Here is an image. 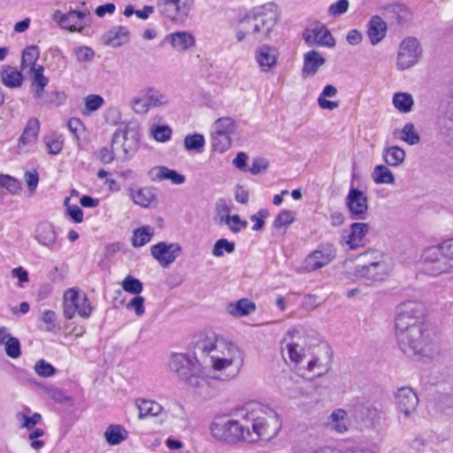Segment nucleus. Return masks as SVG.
<instances>
[{"label": "nucleus", "instance_id": "f257e3e1", "mask_svg": "<svg viewBox=\"0 0 453 453\" xmlns=\"http://www.w3.org/2000/svg\"><path fill=\"white\" fill-rule=\"evenodd\" d=\"M196 355L209 358L212 369L219 372V379L230 380L238 376L243 363V351L233 342L214 335L199 338L195 343Z\"/></svg>", "mask_w": 453, "mask_h": 453}, {"label": "nucleus", "instance_id": "f03ea898", "mask_svg": "<svg viewBox=\"0 0 453 453\" xmlns=\"http://www.w3.org/2000/svg\"><path fill=\"white\" fill-rule=\"evenodd\" d=\"M280 19L278 6L266 3L247 12L239 20L235 31L238 42L245 41L261 43L272 39Z\"/></svg>", "mask_w": 453, "mask_h": 453}, {"label": "nucleus", "instance_id": "7ed1b4c3", "mask_svg": "<svg viewBox=\"0 0 453 453\" xmlns=\"http://www.w3.org/2000/svg\"><path fill=\"white\" fill-rule=\"evenodd\" d=\"M236 416L247 426L246 442L270 440L280 430L281 423L275 411L260 403H248L236 411Z\"/></svg>", "mask_w": 453, "mask_h": 453}, {"label": "nucleus", "instance_id": "20e7f679", "mask_svg": "<svg viewBox=\"0 0 453 453\" xmlns=\"http://www.w3.org/2000/svg\"><path fill=\"white\" fill-rule=\"evenodd\" d=\"M395 336L400 350L408 357L430 359L438 353L434 334L426 324L395 327Z\"/></svg>", "mask_w": 453, "mask_h": 453}, {"label": "nucleus", "instance_id": "39448f33", "mask_svg": "<svg viewBox=\"0 0 453 453\" xmlns=\"http://www.w3.org/2000/svg\"><path fill=\"white\" fill-rule=\"evenodd\" d=\"M203 355H196V349L192 355L188 353H173L169 358V368L180 380L194 388H198L205 383V372L203 363Z\"/></svg>", "mask_w": 453, "mask_h": 453}, {"label": "nucleus", "instance_id": "423d86ee", "mask_svg": "<svg viewBox=\"0 0 453 453\" xmlns=\"http://www.w3.org/2000/svg\"><path fill=\"white\" fill-rule=\"evenodd\" d=\"M236 418L226 415L216 416L211 425V436L218 441L234 445L246 442V423L235 415Z\"/></svg>", "mask_w": 453, "mask_h": 453}, {"label": "nucleus", "instance_id": "0eeeda50", "mask_svg": "<svg viewBox=\"0 0 453 453\" xmlns=\"http://www.w3.org/2000/svg\"><path fill=\"white\" fill-rule=\"evenodd\" d=\"M171 104L170 96L155 87H146L130 101L136 114H147L152 108H165Z\"/></svg>", "mask_w": 453, "mask_h": 453}, {"label": "nucleus", "instance_id": "6e6552de", "mask_svg": "<svg viewBox=\"0 0 453 453\" xmlns=\"http://www.w3.org/2000/svg\"><path fill=\"white\" fill-rule=\"evenodd\" d=\"M62 309L63 315L66 319H72L75 315L82 319H88L93 311L88 296L76 288H71L65 291Z\"/></svg>", "mask_w": 453, "mask_h": 453}, {"label": "nucleus", "instance_id": "1a4fd4ad", "mask_svg": "<svg viewBox=\"0 0 453 453\" xmlns=\"http://www.w3.org/2000/svg\"><path fill=\"white\" fill-rule=\"evenodd\" d=\"M422 270L426 274L436 277L453 273L451 261L439 245L432 246L424 250L421 257Z\"/></svg>", "mask_w": 453, "mask_h": 453}, {"label": "nucleus", "instance_id": "9d476101", "mask_svg": "<svg viewBox=\"0 0 453 453\" xmlns=\"http://www.w3.org/2000/svg\"><path fill=\"white\" fill-rule=\"evenodd\" d=\"M422 58L420 41L414 36H407L399 43L395 66L399 71H405L418 65Z\"/></svg>", "mask_w": 453, "mask_h": 453}, {"label": "nucleus", "instance_id": "9b49d317", "mask_svg": "<svg viewBox=\"0 0 453 453\" xmlns=\"http://www.w3.org/2000/svg\"><path fill=\"white\" fill-rule=\"evenodd\" d=\"M424 305L416 301H405L396 307L395 327L425 325Z\"/></svg>", "mask_w": 453, "mask_h": 453}, {"label": "nucleus", "instance_id": "f8f14e48", "mask_svg": "<svg viewBox=\"0 0 453 453\" xmlns=\"http://www.w3.org/2000/svg\"><path fill=\"white\" fill-rule=\"evenodd\" d=\"M284 341L286 347L282 349L283 357H286L287 352L288 358L293 363L300 364L310 348L308 337L302 331L295 329L288 332V335Z\"/></svg>", "mask_w": 453, "mask_h": 453}, {"label": "nucleus", "instance_id": "ddd939ff", "mask_svg": "<svg viewBox=\"0 0 453 453\" xmlns=\"http://www.w3.org/2000/svg\"><path fill=\"white\" fill-rule=\"evenodd\" d=\"M195 0H157V7L169 20L182 23L191 12Z\"/></svg>", "mask_w": 453, "mask_h": 453}, {"label": "nucleus", "instance_id": "4468645a", "mask_svg": "<svg viewBox=\"0 0 453 453\" xmlns=\"http://www.w3.org/2000/svg\"><path fill=\"white\" fill-rule=\"evenodd\" d=\"M336 257V250L331 243H321L304 260L307 272L316 271L330 264Z\"/></svg>", "mask_w": 453, "mask_h": 453}, {"label": "nucleus", "instance_id": "2eb2a0df", "mask_svg": "<svg viewBox=\"0 0 453 453\" xmlns=\"http://www.w3.org/2000/svg\"><path fill=\"white\" fill-rule=\"evenodd\" d=\"M33 237L40 246L50 251H55L60 247L56 227L50 221L38 222L35 226Z\"/></svg>", "mask_w": 453, "mask_h": 453}, {"label": "nucleus", "instance_id": "dca6fc26", "mask_svg": "<svg viewBox=\"0 0 453 453\" xmlns=\"http://www.w3.org/2000/svg\"><path fill=\"white\" fill-rule=\"evenodd\" d=\"M181 246L177 242H160L150 247V254L164 268L169 267L181 253Z\"/></svg>", "mask_w": 453, "mask_h": 453}, {"label": "nucleus", "instance_id": "f3484780", "mask_svg": "<svg viewBox=\"0 0 453 453\" xmlns=\"http://www.w3.org/2000/svg\"><path fill=\"white\" fill-rule=\"evenodd\" d=\"M122 138V150L125 155V159L129 158L137 150L140 140V134L137 127L126 126L124 129L118 128L111 139V143L115 144L118 142L119 138Z\"/></svg>", "mask_w": 453, "mask_h": 453}, {"label": "nucleus", "instance_id": "a211bd4d", "mask_svg": "<svg viewBox=\"0 0 453 453\" xmlns=\"http://www.w3.org/2000/svg\"><path fill=\"white\" fill-rule=\"evenodd\" d=\"M279 56L278 49L267 43L258 45L254 50V60L263 73L271 72L277 66Z\"/></svg>", "mask_w": 453, "mask_h": 453}, {"label": "nucleus", "instance_id": "6ab92c4d", "mask_svg": "<svg viewBox=\"0 0 453 453\" xmlns=\"http://www.w3.org/2000/svg\"><path fill=\"white\" fill-rule=\"evenodd\" d=\"M40 131V121L37 118H30L18 140L17 152L28 153L35 145Z\"/></svg>", "mask_w": 453, "mask_h": 453}, {"label": "nucleus", "instance_id": "aec40b11", "mask_svg": "<svg viewBox=\"0 0 453 453\" xmlns=\"http://www.w3.org/2000/svg\"><path fill=\"white\" fill-rule=\"evenodd\" d=\"M346 204L351 214V218L365 219L368 210V199L366 195L357 188H350L346 197Z\"/></svg>", "mask_w": 453, "mask_h": 453}, {"label": "nucleus", "instance_id": "412c9836", "mask_svg": "<svg viewBox=\"0 0 453 453\" xmlns=\"http://www.w3.org/2000/svg\"><path fill=\"white\" fill-rule=\"evenodd\" d=\"M164 42L168 43L177 52H187L196 47V40L191 32L182 30L166 35Z\"/></svg>", "mask_w": 453, "mask_h": 453}, {"label": "nucleus", "instance_id": "4be33fe9", "mask_svg": "<svg viewBox=\"0 0 453 453\" xmlns=\"http://www.w3.org/2000/svg\"><path fill=\"white\" fill-rule=\"evenodd\" d=\"M127 191L133 203L142 208H154L157 204V196L152 187H130Z\"/></svg>", "mask_w": 453, "mask_h": 453}, {"label": "nucleus", "instance_id": "5701e85b", "mask_svg": "<svg viewBox=\"0 0 453 453\" xmlns=\"http://www.w3.org/2000/svg\"><path fill=\"white\" fill-rule=\"evenodd\" d=\"M395 404L399 412L410 417L417 409L418 398L412 388L403 387L395 393Z\"/></svg>", "mask_w": 453, "mask_h": 453}, {"label": "nucleus", "instance_id": "b1692460", "mask_svg": "<svg viewBox=\"0 0 453 453\" xmlns=\"http://www.w3.org/2000/svg\"><path fill=\"white\" fill-rule=\"evenodd\" d=\"M353 418L361 427L371 428L376 426L380 419L377 408L368 404H357L354 409Z\"/></svg>", "mask_w": 453, "mask_h": 453}, {"label": "nucleus", "instance_id": "393cba45", "mask_svg": "<svg viewBox=\"0 0 453 453\" xmlns=\"http://www.w3.org/2000/svg\"><path fill=\"white\" fill-rule=\"evenodd\" d=\"M303 38L309 46L319 45L326 47H334L335 41L330 31L325 27H316L314 28H306L303 33Z\"/></svg>", "mask_w": 453, "mask_h": 453}, {"label": "nucleus", "instance_id": "a878e982", "mask_svg": "<svg viewBox=\"0 0 453 453\" xmlns=\"http://www.w3.org/2000/svg\"><path fill=\"white\" fill-rule=\"evenodd\" d=\"M86 16L85 12L81 11H69L67 13H63L57 10L52 14V19L58 24V26L70 32L81 31V27L78 28V23Z\"/></svg>", "mask_w": 453, "mask_h": 453}, {"label": "nucleus", "instance_id": "bb28decb", "mask_svg": "<svg viewBox=\"0 0 453 453\" xmlns=\"http://www.w3.org/2000/svg\"><path fill=\"white\" fill-rule=\"evenodd\" d=\"M370 226L367 223L357 222L350 226V232L343 236L342 245L348 246L349 250H357L365 245V236Z\"/></svg>", "mask_w": 453, "mask_h": 453}, {"label": "nucleus", "instance_id": "cd10ccee", "mask_svg": "<svg viewBox=\"0 0 453 453\" xmlns=\"http://www.w3.org/2000/svg\"><path fill=\"white\" fill-rule=\"evenodd\" d=\"M386 274V265L380 261L371 262L367 265H357L355 269V275L372 281H380Z\"/></svg>", "mask_w": 453, "mask_h": 453}, {"label": "nucleus", "instance_id": "c85d7f7f", "mask_svg": "<svg viewBox=\"0 0 453 453\" xmlns=\"http://www.w3.org/2000/svg\"><path fill=\"white\" fill-rule=\"evenodd\" d=\"M326 426L337 434H345L350 427V421L345 410L338 408L328 416Z\"/></svg>", "mask_w": 453, "mask_h": 453}, {"label": "nucleus", "instance_id": "c756f323", "mask_svg": "<svg viewBox=\"0 0 453 453\" xmlns=\"http://www.w3.org/2000/svg\"><path fill=\"white\" fill-rule=\"evenodd\" d=\"M325 58L317 50H311L303 55V65L302 68L303 78L312 77L325 64Z\"/></svg>", "mask_w": 453, "mask_h": 453}, {"label": "nucleus", "instance_id": "7c9ffc66", "mask_svg": "<svg viewBox=\"0 0 453 453\" xmlns=\"http://www.w3.org/2000/svg\"><path fill=\"white\" fill-rule=\"evenodd\" d=\"M129 29L122 26L112 27L111 29L107 31L103 36L104 44L114 48L120 47L127 43L129 42Z\"/></svg>", "mask_w": 453, "mask_h": 453}, {"label": "nucleus", "instance_id": "2f4dec72", "mask_svg": "<svg viewBox=\"0 0 453 453\" xmlns=\"http://www.w3.org/2000/svg\"><path fill=\"white\" fill-rule=\"evenodd\" d=\"M387 23L380 16H372L368 23L367 35L372 45L380 43L387 35Z\"/></svg>", "mask_w": 453, "mask_h": 453}, {"label": "nucleus", "instance_id": "473e14b6", "mask_svg": "<svg viewBox=\"0 0 453 453\" xmlns=\"http://www.w3.org/2000/svg\"><path fill=\"white\" fill-rule=\"evenodd\" d=\"M256 303L248 298H242L236 302L229 303L226 306L227 314L234 318L246 317L256 311Z\"/></svg>", "mask_w": 453, "mask_h": 453}, {"label": "nucleus", "instance_id": "72a5a7b5", "mask_svg": "<svg viewBox=\"0 0 453 453\" xmlns=\"http://www.w3.org/2000/svg\"><path fill=\"white\" fill-rule=\"evenodd\" d=\"M440 132L449 142H453V99L448 103L439 120Z\"/></svg>", "mask_w": 453, "mask_h": 453}, {"label": "nucleus", "instance_id": "f704fd0d", "mask_svg": "<svg viewBox=\"0 0 453 453\" xmlns=\"http://www.w3.org/2000/svg\"><path fill=\"white\" fill-rule=\"evenodd\" d=\"M1 80L7 88H15L22 85L23 76L15 67L4 65L1 71Z\"/></svg>", "mask_w": 453, "mask_h": 453}, {"label": "nucleus", "instance_id": "c9c22d12", "mask_svg": "<svg viewBox=\"0 0 453 453\" xmlns=\"http://www.w3.org/2000/svg\"><path fill=\"white\" fill-rule=\"evenodd\" d=\"M136 406L139 410V418L157 417L163 411V407L158 403L152 400H137Z\"/></svg>", "mask_w": 453, "mask_h": 453}, {"label": "nucleus", "instance_id": "e433bc0d", "mask_svg": "<svg viewBox=\"0 0 453 453\" xmlns=\"http://www.w3.org/2000/svg\"><path fill=\"white\" fill-rule=\"evenodd\" d=\"M104 436L110 445H118L127 439L128 432L120 425H110Z\"/></svg>", "mask_w": 453, "mask_h": 453}, {"label": "nucleus", "instance_id": "4c0bfd02", "mask_svg": "<svg viewBox=\"0 0 453 453\" xmlns=\"http://www.w3.org/2000/svg\"><path fill=\"white\" fill-rule=\"evenodd\" d=\"M338 90L333 85H326L324 87L322 92L318 97V104L323 110L333 111L339 107V102L327 100L326 97H335Z\"/></svg>", "mask_w": 453, "mask_h": 453}, {"label": "nucleus", "instance_id": "58836bf2", "mask_svg": "<svg viewBox=\"0 0 453 453\" xmlns=\"http://www.w3.org/2000/svg\"><path fill=\"white\" fill-rule=\"evenodd\" d=\"M64 136L58 133L52 132L43 136L42 142L50 155H58L64 146Z\"/></svg>", "mask_w": 453, "mask_h": 453}, {"label": "nucleus", "instance_id": "ea45409f", "mask_svg": "<svg viewBox=\"0 0 453 453\" xmlns=\"http://www.w3.org/2000/svg\"><path fill=\"white\" fill-rule=\"evenodd\" d=\"M388 13L390 19L399 26L408 24L412 19L410 10L405 5L400 4L389 7Z\"/></svg>", "mask_w": 453, "mask_h": 453}, {"label": "nucleus", "instance_id": "a19ab883", "mask_svg": "<svg viewBox=\"0 0 453 453\" xmlns=\"http://www.w3.org/2000/svg\"><path fill=\"white\" fill-rule=\"evenodd\" d=\"M405 151L399 146H391L384 149L383 158L389 166H399L405 159Z\"/></svg>", "mask_w": 453, "mask_h": 453}, {"label": "nucleus", "instance_id": "79ce46f5", "mask_svg": "<svg viewBox=\"0 0 453 453\" xmlns=\"http://www.w3.org/2000/svg\"><path fill=\"white\" fill-rule=\"evenodd\" d=\"M393 105L402 113H408L412 111L414 100L411 94L407 92L395 93L392 98Z\"/></svg>", "mask_w": 453, "mask_h": 453}, {"label": "nucleus", "instance_id": "37998d69", "mask_svg": "<svg viewBox=\"0 0 453 453\" xmlns=\"http://www.w3.org/2000/svg\"><path fill=\"white\" fill-rule=\"evenodd\" d=\"M39 58V50L36 46L27 47L22 54L20 68L22 72H27L33 67H38L36 64Z\"/></svg>", "mask_w": 453, "mask_h": 453}, {"label": "nucleus", "instance_id": "c03bdc74", "mask_svg": "<svg viewBox=\"0 0 453 453\" xmlns=\"http://www.w3.org/2000/svg\"><path fill=\"white\" fill-rule=\"evenodd\" d=\"M372 179L376 184H394L395 180L393 173L384 165L374 167Z\"/></svg>", "mask_w": 453, "mask_h": 453}, {"label": "nucleus", "instance_id": "a18cd8bd", "mask_svg": "<svg viewBox=\"0 0 453 453\" xmlns=\"http://www.w3.org/2000/svg\"><path fill=\"white\" fill-rule=\"evenodd\" d=\"M230 212V204L225 199H219L215 203L214 222L219 226H222L232 216Z\"/></svg>", "mask_w": 453, "mask_h": 453}, {"label": "nucleus", "instance_id": "49530a36", "mask_svg": "<svg viewBox=\"0 0 453 453\" xmlns=\"http://www.w3.org/2000/svg\"><path fill=\"white\" fill-rule=\"evenodd\" d=\"M154 234L152 227L147 226L134 231L132 244L134 247H142L150 242Z\"/></svg>", "mask_w": 453, "mask_h": 453}, {"label": "nucleus", "instance_id": "de8ad7c7", "mask_svg": "<svg viewBox=\"0 0 453 453\" xmlns=\"http://www.w3.org/2000/svg\"><path fill=\"white\" fill-rule=\"evenodd\" d=\"M237 129L236 121L230 117H223L218 119L214 123V131L222 134L232 136Z\"/></svg>", "mask_w": 453, "mask_h": 453}, {"label": "nucleus", "instance_id": "09e8293b", "mask_svg": "<svg viewBox=\"0 0 453 453\" xmlns=\"http://www.w3.org/2000/svg\"><path fill=\"white\" fill-rule=\"evenodd\" d=\"M15 419L20 428L32 430L41 421L42 416L39 413H34L32 416H28L25 412L18 411L15 414Z\"/></svg>", "mask_w": 453, "mask_h": 453}, {"label": "nucleus", "instance_id": "8fccbe9b", "mask_svg": "<svg viewBox=\"0 0 453 453\" xmlns=\"http://www.w3.org/2000/svg\"><path fill=\"white\" fill-rule=\"evenodd\" d=\"M183 145L188 151L201 152L205 145V140L201 134H188L184 138Z\"/></svg>", "mask_w": 453, "mask_h": 453}, {"label": "nucleus", "instance_id": "3c124183", "mask_svg": "<svg viewBox=\"0 0 453 453\" xmlns=\"http://www.w3.org/2000/svg\"><path fill=\"white\" fill-rule=\"evenodd\" d=\"M155 171L157 172V178L160 180H170L173 184L177 185L182 184L185 181V177L182 174L165 166L157 167Z\"/></svg>", "mask_w": 453, "mask_h": 453}, {"label": "nucleus", "instance_id": "603ef678", "mask_svg": "<svg viewBox=\"0 0 453 453\" xmlns=\"http://www.w3.org/2000/svg\"><path fill=\"white\" fill-rule=\"evenodd\" d=\"M400 139L409 145H416L419 142L420 137L412 123H406L401 130Z\"/></svg>", "mask_w": 453, "mask_h": 453}, {"label": "nucleus", "instance_id": "864d4df0", "mask_svg": "<svg viewBox=\"0 0 453 453\" xmlns=\"http://www.w3.org/2000/svg\"><path fill=\"white\" fill-rule=\"evenodd\" d=\"M232 136L213 131L212 146L215 150L224 152L231 147Z\"/></svg>", "mask_w": 453, "mask_h": 453}, {"label": "nucleus", "instance_id": "5fc2aeb1", "mask_svg": "<svg viewBox=\"0 0 453 453\" xmlns=\"http://www.w3.org/2000/svg\"><path fill=\"white\" fill-rule=\"evenodd\" d=\"M235 250V244L226 239L221 238L218 240L212 248V255L216 257H223L225 252L231 254Z\"/></svg>", "mask_w": 453, "mask_h": 453}, {"label": "nucleus", "instance_id": "6e6d98bb", "mask_svg": "<svg viewBox=\"0 0 453 453\" xmlns=\"http://www.w3.org/2000/svg\"><path fill=\"white\" fill-rule=\"evenodd\" d=\"M43 66L38 65V67H33V69H30L27 71V74L32 79V84L31 87H46L49 79L43 75Z\"/></svg>", "mask_w": 453, "mask_h": 453}, {"label": "nucleus", "instance_id": "4d7b16f0", "mask_svg": "<svg viewBox=\"0 0 453 453\" xmlns=\"http://www.w3.org/2000/svg\"><path fill=\"white\" fill-rule=\"evenodd\" d=\"M122 288L130 294L138 296L143 289L142 283L131 275H127L121 282Z\"/></svg>", "mask_w": 453, "mask_h": 453}, {"label": "nucleus", "instance_id": "13d9d810", "mask_svg": "<svg viewBox=\"0 0 453 453\" xmlns=\"http://www.w3.org/2000/svg\"><path fill=\"white\" fill-rule=\"evenodd\" d=\"M104 103V98L99 95H88L84 98V114H88L92 111H97L103 106Z\"/></svg>", "mask_w": 453, "mask_h": 453}, {"label": "nucleus", "instance_id": "bf43d9fd", "mask_svg": "<svg viewBox=\"0 0 453 453\" xmlns=\"http://www.w3.org/2000/svg\"><path fill=\"white\" fill-rule=\"evenodd\" d=\"M150 133L157 142H165L171 139L173 130L169 126L161 125L153 127Z\"/></svg>", "mask_w": 453, "mask_h": 453}, {"label": "nucleus", "instance_id": "052dcab7", "mask_svg": "<svg viewBox=\"0 0 453 453\" xmlns=\"http://www.w3.org/2000/svg\"><path fill=\"white\" fill-rule=\"evenodd\" d=\"M223 225L227 226L232 233L238 234L242 230L247 228L248 222L246 220H242L239 215L234 214L228 218Z\"/></svg>", "mask_w": 453, "mask_h": 453}, {"label": "nucleus", "instance_id": "680f3d73", "mask_svg": "<svg viewBox=\"0 0 453 453\" xmlns=\"http://www.w3.org/2000/svg\"><path fill=\"white\" fill-rule=\"evenodd\" d=\"M35 372L37 373V375L43 377V378H49L53 376L56 373V369L48 362H46L44 359L38 360L35 366H34Z\"/></svg>", "mask_w": 453, "mask_h": 453}, {"label": "nucleus", "instance_id": "e2e57ef3", "mask_svg": "<svg viewBox=\"0 0 453 453\" xmlns=\"http://www.w3.org/2000/svg\"><path fill=\"white\" fill-rule=\"evenodd\" d=\"M4 350L8 357L12 358H18L21 355L20 342L18 338L12 337L4 344Z\"/></svg>", "mask_w": 453, "mask_h": 453}, {"label": "nucleus", "instance_id": "0e129e2a", "mask_svg": "<svg viewBox=\"0 0 453 453\" xmlns=\"http://www.w3.org/2000/svg\"><path fill=\"white\" fill-rule=\"evenodd\" d=\"M294 221V214L290 211H281L273 221V227L280 229L286 227Z\"/></svg>", "mask_w": 453, "mask_h": 453}, {"label": "nucleus", "instance_id": "69168bd1", "mask_svg": "<svg viewBox=\"0 0 453 453\" xmlns=\"http://www.w3.org/2000/svg\"><path fill=\"white\" fill-rule=\"evenodd\" d=\"M349 4L348 0H338L330 4L327 13L330 17H338L346 13L349 10Z\"/></svg>", "mask_w": 453, "mask_h": 453}, {"label": "nucleus", "instance_id": "338daca9", "mask_svg": "<svg viewBox=\"0 0 453 453\" xmlns=\"http://www.w3.org/2000/svg\"><path fill=\"white\" fill-rule=\"evenodd\" d=\"M73 53L78 62H90L95 57L94 50L88 46H79L73 50Z\"/></svg>", "mask_w": 453, "mask_h": 453}, {"label": "nucleus", "instance_id": "774afa93", "mask_svg": "<svg viewBox=\"0 0 453 453\" xmlns=\"http://www.w3.org/2000/svg\"><path fill=\"white\" fill-rule=\"evenodd\" d=\"M65 100V95L63 92L58 91H51L47 92L44 99L41 103V104H47V105H55L58 106L62 104Z\"/></svg>", "mask_w": 453, "mask_h": 453}]
</instances>
